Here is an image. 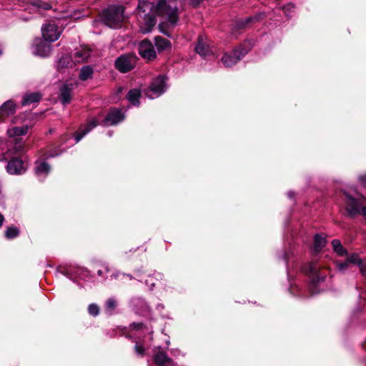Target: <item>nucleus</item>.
<instances>
[{
    "instance_id": "nucleus-9",
    "label": "nucleus",
    "mask_w": 366,
    "mask_h": 366,
    "mask_svg": "<svg viewBox=\"0 0 366 366\" xmlns=\"http://www.w3.org/2000/svg\"><path fill=\"white\" fill-rule=\"evenodd\" d=\"M41 32L45 41L54 42L59 38L61 29L54 23H49L41 27Z\"/></svg>"
},
{
    "instance_id": "nucleus-35",
    "label": "nucleus",
    "mask_w": 366,
    "mask_h": 366,
    "mask_svg": "<svg viewBox=\"0 0 366 366\" xmlns=\"http://www.w3.org/2000/svg\"><path fill=\"white\" fill-rule=\"evenodd\" d=\"M350 264L347 259L344 262H337V269L341 272L345 271L346 269H347L350 267Z\"/></svg>"
},
{
    "instance_id": "nucleus-37",
    "label": "nucleus",
    "mask_w": 366,
    "mask_h": 366,
    "mask_svg": "<svg viewBox=\"0 0 366 366\" xmlns=\"http://www.w3.org/2000/svg\"><path fill=\"white\" fill-rule=\"evenodd\" d=\"M130 328L132 330H137V331H139V330L142 331V330H144V327L142 323H135V322L132 323L130 325Z\"/></svg>"
},
{
    "instance_id": "nucleus-46",
    "label": "nucleus",
    "mask_w": 366,
    "mask_h": 366,
    "mask_svg": "<svg viewBox=\"0 0 366 366\" xmlns=\"http://www.w3.org/2000/svg\"><path fill=\"white\" fill-rule=\"evenodd\" d=\"M119 275H120L119 273H117V274H112V277H113L114 278L117 279V278L119 277Z\"/></svg>"
},
{
    "instance_id": "nucleus-39",
    "label": "nucleus",
    "mask_w": 366,
    "mask_h": 366,
    "mask_svg": "<svg viewBox=\"0 0 366 366\" xmlns=\"http://www.w3.org/2000/svg\"><path fill=\"white\" fill-rule=\"evenodd\" d=\"M257 18V17H248L245 19V21L244 23V24L242 26H244V25L256 20Z\"/></svg>"
},
{
    "instance_id": "nucleus-4",
    "label": "nucleus",
    "mask_w": 366,
    "mask_h": 366,
    "mask_svg": "<svg viewBox=\"0 0 366 366\" xmlns=\"http://www.w3.org/2000/svg\"><path fill=\"white\" fill-rule=\"evenodd\" d=\"M342 198L346 204V212L350 217H354L360 214L366 217V207L363 206L366 199L364 197L359 194L355 197L349 192H344Z\"/></svg>"
},
{
    "instance_id": "nucleus-45",
    "label": "nucleus",
    "mask_w": 366,
    "mask_h": 366,
    "mask_svg": "<svg viewBox=\"0 0 366 366\" xmlns=\"http://www.w3.org/2000/svg\"><path fill=\"white\" fill-rule=\"evenodd\" d=\"M287 196L290 197V198H292L294 196V193L292 192H287Z\"/></svg>"
},
{
    "instance_id": "nucleus-11",
    "label": "nucleus",
    "mask_w": 366,
    "mask_h": 366,
    "mask_svg": "<svg viewBox=\"0 0 366 366\" xmlns=\"http://www.w3.org/2000/svg\"><path fill=\"white\" fill-rule=\"evenodd\" d=\"M60 273L74 281L78 278L85 280L88 275V271L84 268L77 267L64 268L60 271Z\"/></svg>"
},
{
    "instance_id": "nucleus-13",
    "label": "nucleus",
    "mask_w": 366,
    "mask_h": 366,
    "mask_svg": "<svg viewBox=\"0 0 366 366\" xmlns=\"http://www.w3.org/2000/svg\"><path fill=\"white\" fill-rule=\"evenodd\" d=\"M139 54L144 59L149 60L154 59L156 56V51L154 49L152 44L145 39L143 40L139 46Z\"/></svg>"
},
{
    "instance_id": "nucleus-26",
    "label": "nucleus",
    "mask_w": 366,
    "mask_h": 366,
    "mask_svg": "<svg viewBox=\"0 0 366 366\" xmlns=\"http://www.w3.org/2000/svg\"><path fill=\"white\" fill-rule=\"evenodd\" d=\"M140 96V91L137 89H133L128 92L127 98L132 105L139 106L140 104L139 101Z\"/></svg>"
},
{
    "instance_id": "nucleus-10",
    "label": "nucleus",
    "mask_w": 366,
    "mask_h": 366,
    "mask_svg": "<svg viewBox=\"0 0 366 366\" xmlns=\"http://www.w3.org/2000/svg\"><path fill=\"white\" fill-rule=\"evenodd\" d=\"M33 53L35 55L46 57L48 56L51 51V46L45 41L44 39H36L32 44Z\"/></svg>"
},
{
    "instance_id": "nucleus-20",
    "label": "nucleus",
    "mask_w": 366,
    "mask_h": 366,
    "mask_svg": "<svg viewBox=\"0 0 366 366\" xmlns=\"http://www.w3.org/2000/svg\"><path fill=\"white\" fill-rule=\"evenodd\" d=\"M195 51L200 56L204 57L208 56L212 52L209 46L207 44L206 38L202 36L198 38Z\"/></svg>"
},
{
    "instance_id": "nucleus-5",
    "label": "nucleus",
    "mask_w": 366,
    "mask_h": 366,
    "mask_svg": "<svg viewBox=\"0 0 366 366\" xmlns=\"http://www.w3.org/2000/svg\"><path fill=\"white\" fill-rule=\"evenodd\" d=\"M102 19L106 25L111 28L121 27L124 20V7L122 6H110L102 14Z\"/></svg>"
},
{
    "instance_id": "nucleus-17",
    "label": "nucleus",
    "mask_w": 366,
    "mask_h": 366,
    "mask_svg": "<svg viewBox=\"0 0 366 366\" xmlns=\"http://www.w3.org/2000/svg\"><path fill=\"white\" fill-rule=\"evenodd\" d=\"M124 119V114L120 109H114L110 111L104 119V125H114Z\"/></svg>"
},
{
    "instance_id": "nucleus-6",
    "label": "nucleus",
    "mask_w": 366,
    "mask_h": 366,
    "mask_svg": "<svg viewBox=\"0 0 366 366\" xmlns=\"http://www.w3.org/2000/svg\"><path fill=\"white\" fill-rule=\"evenodd\" d=\"M249 44V42H245L233 50L232 53L224 54L222 58V62L224 66L230 67L237 64L248 52Z\"/></svg>"
},
{
    "instance_id": "nucleus-1",
    "label": "nucleus",
    "mask_w": 366,
    "mask_h": 366,
    "mask_svg": "<svg viewBox=\"0 0 366 366\" xmlns=\"http://www.w3.org/2000/svg\"><path fill=\"white\" fill-rule=\"evenodd\" d=\"M137 15L140 30L144 34L151 31L156 24L155 15L162 17L163 21L159 24V28L167 36L169 34L165 28L174 27L179 19L177 5L173 1L167 3L164 0H159L156 5L145 0H139Z\"/></svg>"
},
{
    "instance_id": "nucleus-49",
    "label": "nucleus",
    "mask_w": 366,
    "mask_h": 366,
    "mask_svg": "<svg viewBox=\"0 0 366 366\" xmlns=\"http://www.w3.org/2000/svg\"><path fill=\"white\" fill-rule=\"evenodd\" d=\"M108 135H109V137H111V136H112V132H108Z\"/></svg>"
},
{
    "instance_id": "nucleus-40",
    "label": "nucleus",
    "mask_w": 366,
    "mask_h": 366,
    "mask_svg": "<svg viewBox=\"0 0 366 366\" xmlns=\"http://www.w3.org/2000/svg\"><path fill=\"white\" fill-rule=\"evenodd\" d=\"M109 270L107 268H104V269H99L97 271V274L99 277H104V274L107 272Z\"/></svg>"
},
{
    "instance_id": "nucleus-47",
    "label": "nucleus",
    "mask_w": 366,
    "mask_h": 366,
    "mask_svg": "<svg viewBox=\"0 0 366 366\" xmlns=\"http://www.w3.org/2000/svg\"><path fill=\"white\" fill-rule=\"evenodd\" d=\"M122 276H127L129 278V280H132V276L130 274H122Z\"/></svg>"
},
{
    "instance_id": "nucleus-23",
    "label": "nucleus",
    "mask_w": 366,
    "mask_h": 366,
    "mask_svg": "<svg viewBox=\"0 0 366 366\" xmlns=\"http://www.w3.org/2000/svg\"><path fill=\"white\" fill-rule=\"evenodd\" d=\"M97 125V122L95 119L90 121L86 126L81 128L79 132L75 136V143H78L86 134H88L92 129L95 128Z\"/></svg>"
},
{
    "instance_id": "nucleus-32",
    "label": "nucleus",
    "mask_w": 366,
    "mask_h": 366,
    "mask_svg": "<svg viewBox=\"0 0 366 366\" xmlns=\"http://www.w3.org/2000/svg\"><path fill=\"white\" fill-rule=\"evenodd\" d=\"M117 306V301L114 297H110L105 302V310L109 314H112Z\"/></svg>"
},
{
    "instance_id": "nucleus-31",
    "label": "nucleus",
    "mask_w": 366,
    "mask_h": 366,
    "mask_svg": "<svg viewBox=\"0 0 366 366\" xmlns=\"http://www.w3.org/2000/svg\"><path fill=\"white\" fill-rule=\"evenodd\" d=\"M169 45V41L161 36H157L155 38V46L160 51L164 50Z\"/></svg>"
},
{
    "instance_id": "nucleus-7",
    "label": "nucleus",
    "mask_w": 366,
    "mask_h": 366,
    "mask_svg": "<svg viewBox=\"0 0 366 366\" xmlns=\"http://www.w3.org/2000/svg\"><path fill=\"white\" fill-rule=\"evenodd\" d=\"M166 81L167 78L163 75H159L154 79L146 91L147 97L155 99L161 96L167 89Z\"/></svg>"
},
{
    "instance_id": "nucleus-33",
    "label": "nucleus",
    "mask_w": 366,
    "mask_h": 366,
    "mask_svg": "<svg viewBox=\"0 0 366 366\" xmlns=\"http://www.w3.org/2000/svg\"><path fill=\"white\" fill-rule=\"evenodd\" d=\"M19 234V229L14 226L9 227L5 231V237L6 239H11L18 237Z\"/></svg>"
},
{
    "instance_id": "nucleus-48",
    "label": "nucleus",
    "mask_w": 366,
    "mask_h": 366,
    "mask_svg": "<svg viewBox=\"0 0 366 366\" xmlns=\"http://www.w3.org/2000/svg\"><path fill=\"white\" fill-rule=\"evenodd\" d=\"M283 258H284L285 260H287V258H288V256H287V254H285V255H284V257H283Z\"/></svg>"
},
{
    "instance_id": "nucleus-2",
    "label": "nucleus",
    "mask_w": 366,
    "mask_h": 366,
    "mask_svg": "<svg viewBox=\"0 0 366 366\" xmlns=\"http://www.w3.org/2000/svg\"><path fill=\"white\" fill-rule=\"evenodd\" d=\"M28 126L13 127L7 130L9 140L0 142V162L24 152V143L21 137L27 134Z\"/></svg>"
},
{
    "instance_id": "nucleus-3",
    "label": "nucleus",
    "mask_w": 366,
    "mask_h": 366,
    "mask_svg": "<svg viewBox=\"0 0 366 366\" xmlns=\"http://www.w3.org/2000/svg\"><path fill=\"white\" fill-rule=\"evenodd\" d=\"M314 260L309 262L304 268L305 274L307 277V289L311 295H316L320 292V269L319 262L320 252V235H315L314 246L311 249Z\"/></svg>"
},
{
    "instance_id": "nucleus-43",
    "label": "nucleus",
    "mask_w": 366,
    "mask_h": 366,
    "mask_svg": "<svg viewBox=\"0 0 366 366\" xmlns=\"http://www.w3.org/2000/svg\"><path fill=\"white\" fill-rule=\"evenodd\" d=\"M204 0H192V4L195 6L199 5L201 2H202Z\"/></svg>"
},
{
    "instance_id": "nucleus-28",
    "label": "nucleus",
    "mask_w": 366,
    "mask_h": 366,
    "mask_svg": "<svg viewBox=\"0 0 366 366\" xmlns=\"http://www.w3.org/2000/svg\"><path fill=\"white\" fill-rule=\"evenodd\" d=\"M163 274L161 273H154L153 275L149 276L145 281V284L149 287L150 290H152L157 282H161L163 280Z\"/></svg>"
},
{
    "instance_id": "nucleus-19",
    "label": "nucleus",
    "mask_w": 366,
    "mask_h": 366,
    "mask_svg": "<svg viewBox=\"0 0 366 366\" xmlns=\"http://www.w3.org/2000/svg\"><path fill=\"white\" fill-rule=\"evenodd\" d=\"M74 85L72 84H64L60 88L59 98L63 104H67L70 102L72 97Z\"/></svg>"
},
{
    "instance_id": "nucleus-38",
    "label": "nucleus",
    "mask_w": 366,
    "mask_h": 366,
    "mask_svg": "<svg viewBox=\"0 0 366 366\" xmlns=\"http://www.w3.org/2000/svg\"><path fill=\"white\" fill-rule=\"evenodd\" d=\"M294 9L295 6L292 4H287L283 7V10L285 11V14H287L288 11H291Z\"/></svg>"
},
{
    "instance_id": "nucleus-21",
    "label": "nucleus",
    "mask_w": 366,
    "mask_h": 366,
    "mask_svg": "<svg viewBox=\"0 0 366 366\" xmlns=\"http://www.w3.org/2000/svg\"><path fill=\"white\" fill-rule=\"evenodd\" d=\"M35 172L39 178H45L51 170L50 166L44 160H37L35 163Z\"/></svg>"
},
{
    "instance_id": "nucleus-34",
    "label": "nucleus",
    "mask_w": 366,
    "mask_h": 366,
    "mask_svg": "<svg viewBox=\"0 0 366 366\" xmlns=\"http://www.w3.org/2000/svg\"><path fill=\"white\" fill-rule=\"evenodd\" d=\"M88 312L89 315L96 317L99 313V307L97 304H90L88 307Z\"/></svg>"
},
{
    "instance_id": "nucleus-30",
    "label": "nucleus",
    "mask_w": 366,
    "mask_h": 366,
    "mask_svg": "<svg viewBox=\"0 0 366 366\" xmlns=\"http://www.w3.org/2000/svg\"><path fill=\"white\" fill-rule=\"evenodd\" d=\"M334 251L340 256H345L347 254V250L343 247L339 239H334L332 242Z\"/></svg>"
},
{
    "instance_id": "nucleus-29",
    "label": "nucleus",
    "mask_w": 366,
    "mask_h": 366,
    "mask_svg": "<svg viewBox=\"0 0 366 366\" xmlns=\"http://www.w3.org/2000/svg\"><path fill=\"white\" fill-rule=\"evenodd\" d=\"M93 69L90 66H84L79 72V77L82 81H86L91 79L93 75Z\"/></svg>"
},
{
    "instance_id": "nucleus-41",
    "label": "nucleus",
    "mask_w": 366,
    "mask_h": 366,
    "mask_svg": "<svg viewBox=\"0 0 366 366\" xmlns=\"http://www.w3.org/2000/svg\"><path fill=\"white\" fill-rule=\"evenodd\" d=\"M359 179L360 182H362L363 184L366 185V174L360 176L359 177Z\"/></svg>"
},
{
    "instance_id": "nucleus-27",
    "label": "nucleus",
    "mask_w": 366,
    "mask_h": 366,
    "mask_svg": "<svg viewBox=\"0 0 366 366\" xmlns=\"http://www.w3.org/2000/svg\"><path fill=\"white\" fill-rule=\"evenodd\" d=\"M41 99V95L39 93H31L24 95L22 100V105H29L33 103L39 102Z\"/></svg>"
},
{
    "instance_id": "nucleus-42",
    "label": "nucleus",
    "mask_w": 366,
    "mask_h": 366,
    "mask_svg": "<svg viewBox=\"0 0 366 366\" xmlns=\"http://www.w3.org/2000/svg\"><path fill=\"white\" fill-rule=\"evenodd\" d=\"M60 152H50L49 154H48V157H54L56 156H58L60 153Z\"/></svg>"
},
{
    "instance_id": "nucleus-36",
    "label": "nucleus",
    "mask_w": 366,
    "mask_h": 366,
    "mask_svg": "<svg viewBox=\"0 0 366 366\" xmlns=\"http://www.w3.org/2000/svg\"><path fill=\"white\" fill-rule=\"evenodd\" d=\"M135 351L139 355H143L145 351V347L141 342H137L135 345Z\"/></svg>"
},
{
    "instance_id": "nucleus-15",
    "label": "nucleus",
    "mask_w": 366,
    "mask_h": 366,
    "mask_svg": "<svg viewBox=\"0 0 366 366\" xmlns=\"http://www.w3.org/2000/svg\"><path fill=\"white\" fill-rule=\"evenodd\" d=\"M51 9L50 4L43 2L41 0H27L26 10L29 12H40L43 10Z\"/></svg>"
},
{
    "instance_id": "nucleus-25",
    "label": "nucleus",
    "mask_w": 366,
    "mask_h": 366,
    "mask_svg": "<svg viewBox=\"0 0 366 366\" xmlns=\"http://www.w3.org/2000/svg\"><path fill=\"white\" fill-rule=\"evenodd\" d=\"M350 264H357L362 274H365L366 271L365 265L363 264L362 260L359 257V255L356 253H352L349 255L347 258Z\"/></svg>"
},
{
    "instance_id": "nucleus-44",
    "label": "nucleus",
    "mask_w": 366,
    "mask_h": 366,
    "mask_svg": "<svg viewBox=\"0 0 366 366\" xmlns=\"http://www.w3.org/2000/svg\"><path fill=\"white\" fill-rule=\"evenodd\" d=\"M4 221V216L0 213V227H1V226H2Z\"/></svg>"
},
{
    "instance_id": "nucleus-24",
    "label": "nucleus",
    "mask_w": 366,
    "mask_h": 366,
    "mask_svg": "<svg viewBox=\"0 0 366 366\" xmlns=\"http://www.w3.org/2000/svg\"><path fill=\"white\" fill-rule=\"evenodd\" d=\"M74 64L72 57L67 54L63 55L57 62V69L58 71H61L66 68L72 66Z\"/></svg>"
},
{
    "instance_id": "nucleus-18",
    "label": "nucleus",
    "mask_w": 366,
    "mask_h": 366,
    "mask_svg": "<svg viewBox=\"0 0 366 366\" xmlns=\"http://www.w3.org/2000/svg\"><path fill=\"white\" fill-rule=\"evenodd\" d=\"M91 53L90 49L87 46H84L76 49L72 56L74 63L80 64L87 61L91 56Z\"/></svg>"
},
{
    "instance_id": "nucleus-8",
    "label": "nucleus",
    "mask_w": 366,
    "mask_h": 366,
    "mask_svg": "<svg viewBox=\"0 0 366 366\" xmlns=\"http://www.w3.org/2000/svg\"><path fill=\"white\" fill-rule=\"evenodd\" d=\"M136 61L137 57L132 54L122 55L115 61V67L119 71L125 73L134 68Z\"/></svg>"
},
{
    "instance_id": "nucleus-22",
    "label": "nucleus",
    "mask_w": 366,
    "mask_h": 366,
    "mask_svg": "<svg viewBox=\"0 0 366 366\" xmlns=\"http://www.w3.org/2000/svg\"><path fill=\"white\" fill-rule=\"evenodd\" d=\"M154 361L157 366H174L172 359L168 357L162 351H158L154 355Z\"/></svg>"
},
{
    "instance_id": "nucleus-12",
    "label": "nucleus",
    "mask_w": 366,
    "mask_h": 366,
    "mask_svg": "<svg viewBox=\"0 0 366 366\" xmlns=\"http://www.w3.org/2000/svg\"><path fill=\"white\" fill-rule=\"evenodd\" d=\"M60 273L74 281L78 278L85 280L88 275V271L84 268L77 267L64 268L60 271Z\"/></svg>"
},
{
    "instance_id": "nucleus-14",
    "label": "nucleus",
    "mask_w": 366,
    "mask_h": 366,
    "mask_svg": "<svg viewBox=\"0 0 366 366\" xmlns=\"http://www.w3.org/2000/svg\"><path fill=\"white\" fill-rule=\"evenodd\" d=\"M13 156L10 157L11 159L7 164L6 171L10 174H21L25 171L24 163L19 158H12Z\"/></svg>"
},
{
    "instance_id": "nucleus-16",
    "label": "nucleus",
    "mask_w": 366,
    "mask_h": 366,
    "mask_svg": "<svg viewBox=\"0 0 366 366\" xmlns=\"http://www.w3.org/2000/svg\"><path fill=\"white\" fill-rule=\"evenodd\" d=\"M16 109V104L12 100H8L0 107V121H4L13 115Z\"/></svg>"
}]
</instances>
